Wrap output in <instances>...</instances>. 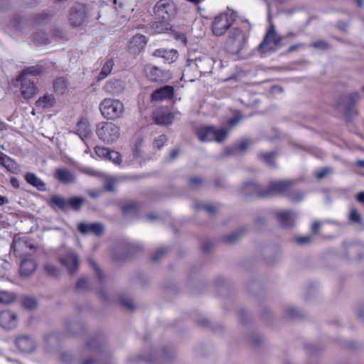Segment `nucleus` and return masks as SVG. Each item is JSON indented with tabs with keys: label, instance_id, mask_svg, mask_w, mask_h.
Returning a JSON list of instances; mask_svg holds the SVG:
<instances>
[{
	"label": "nucleus",
	"instance_id": "13",
	"mask_svg": "<svg viewBox=\"0 0 364 364\" xmlns=\"http://www.w3.org/2000/svg\"><path fill=\"white\" fill-rule=\"evenodd\" d=\"M18 317L16 314L9 310L0 312V326L7 330L14 329L17 326Z\"/></svg>",
	"mask_w": 364,
	"mask_h": 364
},
{
	"label": "nucleus",
	"instance_id": "2",
	"mask_svg": "<svg viewBox=\"0 0 364 364\" xmlns=\"http://www.w3.org/2000/svg\"><path fill=\"white\" fill-rule=\"evenodd\" d=\"M236 20V14L234 11L227 9L214 16L211 30L215 36H224Z\"/></svg>",
	"mask_w": 364,
	"mask_h": 364
},
{
	"label": "nucleus",
	"instance_id": "24",
	"mask_svg": "<svg viewBox=\"0 0 364 364\" xmlns=\"http://www.w3.org/2000/svg\"><path fill=\"white\" fill-rule=\"evenodd\" d=\"M0 164L13 173H18L20 171L17 163L3 153H0Z\"/></svg>",
	"mask_w": 364,
	"mask_h": 364
},
{
	"label": "nucleus",
	"instance_id": "1",
	"mask_svg": "<svg viewBox=\"0 0 364 364\" xmlns=\"http://www.w3.org/2000/svg\"><path fill=\"white\" fill-rule=\"evenodd\" d=\"M82 359L75 362L73 355L67 352L60 354L64 364H112L110 355L107 352L102 342L96 338H91L82 350Z\"/></svg>",
	"mask_w": 364,
	"mask_h": 364
},
{
	"label": "nucleus",
	"instance_id": "10",
	"mask_svg": "<svg viewBox=\"0 0 364 364\" xmlns=\"http://www.w3.org/2000/svg\"><path fill=\"white\" fill-rule=\"evenodd\" d=\"M59 262L67 269L70 274H73L77 270L80 260L75 252L69 250L66 254L60 257Z\"/></svg>",
	"mask_w": 364,
	"mask_h": 364
},
{
	"label": "nucleus",
	"instance_id": "9",
	"mask_svg": "<svg viewBox=\"0 0 364 364\" xmlns=\"http://www.w3.org/2000/svg\"><path fill=\"white\" fill-rule=\"evenodd\" d=\"M145 71L146 77L153 82H166L172 78V73L169 70L157 67H146Z\"/></svg>",
	"mask_w": 364,
	"mask_h": 364
},
{
	"label": "nucleus",
	"instance_id": "31",
	"mask_svg": "<svg viewBox=\"0 0 364 364\" xmlns=\"http://www.w3.org/2000/svg\"><path fill=\"white\" fill-rule=\"evenodd\" d=\"M16 299V294L10 291L0 290V304H9Z\"/></svg>",
	"mask_w": 364,
	"mask_h": 364
},
{
	"label": "nucleus",
	"instance_id": "47",
	"mask_svg": "<svg viewBox=\"0 0 364 364\" xmlns=\"http://www.w3.org/2000/svg\"><path fill=\"white\" fill-rule=\"evenodd\" d=\"M163 355L166 360L173 359L176 356V353L172 348H166L163 350Z\"/></svg>",
	"mask_w": 364,
	"mask_h": 364
},
{
	"label": "nucleus",
	"instance_id": "27",
	"mask_svg": "<svg viewBox=\"0 0 364 364\" xmlns=\"http://www.w3.org/2000/svg\"><path fill=\"white\" fill-rule=\"evenodd\" d=\"M73 132L79 136H87L91 134V127L89 122L85 118L80 119Z\"/></svg>",
	"mask_w": 364,
	"mask_h": 364
},
{
	"label": "nucleus",
	"instance_id": "22",
	"mask_svg": "<svg viewBox=\"0 0 364 364\" xmlns=\"http://www.w3.org/2000/svg\"><path fill=\"white\" fill-rule=\"evenodd\" d=\"M252 143L248 139L240 141L237 145L232 147L226 148L225 150V156L237 155L245 152L250 146Z\"/></svg>",
	"mask_w": 364,
	"mask_h": 364
},
{
	"label": "nucleus",
	"instance_id": "51",
	"mask_svg": "<svg viewBox=\"0 0 364 364\" xmlns=\"http://www.w3.org/2000/svg\"><path fill=\"white\" fill-rule=\"evenodd\" d=\"M313 240V237L310 235L299 237L296 239L297 243L301 245H305L311 242Z\"/></svg>",
	"mask_w": 364,
	"mask_h": 364
},
{
	"label": "nucleus",
	"instance_id": "57",
	"mask_svg": "<svg viewBox=\"0 0 364 364\" xmlns=\"http://www.w3.org/2000/svg\"><path fill=\"white\" fill-rule=\"evenodd\" d=\"M134 208H135V205H134V204H127V205L124 206L123 210H124V212H128V211H129V210L134 209Z\"/></svg>",
	"mask_w": 364,
	"mask_h": 364
},
{
	"label": "nucleus",
	"instance_id": "21",
	"mask_svg": "<svg viewBox=\"0 0 364 364\" xmlns=\"http://www.w3.org/2000/svg\"><path fill=\"white\" fill-rule=\"evenodd\" d=\"M154 119L157 124L167 125L171 124L174 119V114L171 112L160 109L154 114Z\"/></svg>",
	"mask_w": 364,
	"mask_h": 364
},
{
	"label": "nucleus",
	"instance_id": "50",
	"mask_svg": "<svg viewBox=\"0 0 364 364\" xmlns=\"http://www.w3.org/2000/svg\"><path fill=\"white\" fill-rule=\"evenodd\" d=\"M109 150L108 149L104 147L97 146L95 148V153L100 157H107V155L109 154Z\"/></svg>",
	"mask_w": 364,
	"mask_h": 364
},
{
	"label": "nucleus",
	"instance_id": "33",
	"mask_svg": "<svg viewBox=\"0 0 364 364\" xmlns=\"http://www.w3.org/2000/svg\"><path fill=\"white\" fill-rule=\"evenodd\" d=\"M85 202V199L82 197L73 196L68 199V209L72 208L75 211L81 209L82 205Z\"/></svg>",
	"mask_w": 364,
	"mask_h": 364
},
{
	"label": "nucleus",
	"instance_id": "4",
	"mask_svg": "<svg viewBox=\"0 0 364 364\" xmlns=\"http://www.w3.org/2000/svg\"><path fill=\"white\" fill-rule=\"evenodd\" d=\"M247 41V33L240 28H234L229 33L225 47L229 53L239 54L245 48Z\"/></svg>",
	"mask_w": 364,
	"mask_h": 364
},
{
	"label": "nucleus",
	"instance_id": "41",
	"mask_svg": "<svg viewBox=\"0 0 364 364\" xmlns=\"http://www.w3.org/2000/svg\"><path fill=\"white\" fill-rule=\"evenodd\" d=\"M196 208V209H203L210 215H213L217 211L216 207L210 204H205L201 205H197Z\"/></svg>",
	"mask_w": 364,
	"mask_h": 364
},
{
	"label": "nucleus",
	"instance_id": "11",
	"mask_svg": "<svg viewBox=\"0 0 364 364\" xmlns=\"http://www.w3.org/2000/svg\"><path fill=\"white\" fill-rule=\"evenodd\" d=\"M77 230L82 235L93 234L100 237L104 234L105 226L101 223L82 222L77 225Z\"/></svg>",
	"mask_w": 364,
	"mask_h": 364
},
{
	"label": "nucleus",
	"instance_id": "48",
	"mask_svg": "<svg viewBox=\"0 0 364 364\" xmlns=\"http://www.w3.org/2000/svg\"><path fill=\"white\" fill-rule=\"evenodd\" d=\"M188 183L192 188H196L202 184L203 180L199 177H193L189 179Z\"/></svg>",
	"mask_w": 364,
	"mask_h": 364
},
{
	"label": "nucleus",
	"instance_id": "28",
	"mask_svg": "<svg viewBox=\"0 0 364 364\" xmlns=\"http://www.w3.org/2000/svg\"><path fill=\"white\" fill-rule=\"evenodd\" d=\"M158 56L164 58L166 63L171 64L178 59V52L175 49H159L156 50Z\"/></svg>",
	"mask_w": 364,
	"mask_h": 364
},
{
	"label": "nucleus",
	"instance_id": "44",
	"mask_svg": "<svg viewBox=\"0 0 364 364\" xmlns=\"http://www.w3.org/2000/svg\"><path fill=\"white\" fill-rule=\"evenodd\" d=\"M167 252V250L166 248H159L157 250L156 252L152 256L151 259L154 262L159 261L161 258H162Z\"/></svg>",
	"mask_w": 364,
	"mask_h": 364
},
{
	"label": "nucleus",
	"instance_id": "56",
	"mask_svg": "<svg viewBox=\"0 0 364 364\" xmlns=\"http://www.w3.org/2000/svg\"><path fill=\"white\" fill-rule=\"evenodd\" d=\"M11 184L12 185L13 187L14 188H18L19 187V182H18V180L15 178V177H12L11 178Z\"/></svg>",
	"mask_w": 364,
	"mask_h": 364
},
{
	"label": "nucleus",
	"instance_id": "8",
	"mask_svg": "<svg viewBox=\"0 0 364 364\" xmlns=\"http://www.w3.org/2000/svg\"><path fill=\"white\" fill-rule=\"evenodd\" d=\"M33 73H34L33 70L29 71L27 70L20 76L19 79L16 80L17 83H21V93L23 97L26 99L31 98L37 93V88L36 85L27 77L28 74Z\"/></svg>",
	"mask_w": 364,
	"mask_h": 364
},
{
	"label": "nucleus",
	"instance_id": "30",
	"mask_svg": "<svg viewBox=\"0 0 364 364\" xmlns=\"http://www.w3.org/2000/svg\"><path fill=\"white\" fill-rule=\"evenodd\" d=\"M348 220L353 224L358 226L363 225V218L360 213L354 207H350L348 213Z\"/></svg>",
	"mask_w": 364,
	"mask_h": 364
},
{
	"label": "nucleus",
	"instance_id": "34",
	"mask_svg": "<svg viewBox=\"0 0 364 364\" xmlns=\"http://www.w3.org/2000/svg\"><path fill=\"white\" fill-rule=\"evenodd\" d=\"M245 229L241 228L225 237V241L228 244H233L245 234Z\"/></svg>",
	"mask_w": 364,
	"mask_h": 364
},
{
	"label": "nucleus",
	"instance_id": "17",
	"mask_svg": "<svg viewBox=\"0 0 364 364\" xmlns=\"http://www.w3.org/2000/svg\"><path fill=\"white\" fill-rule=\"evenodd\" d=\"M174 96V88L172 86L166 85L154 90L151 99L152 101H163L170 100Z\"/></svg>",
	"mask_w": 364,
	"mask_h": 364
},
{
	"label": "nucleus",
	"instance_id": "19",
	"mask_svg": "<svg viewBox=\"0 0 364 364\" xmlns=\"http://www.w3.org/2000/svg\"><path fill=\"white\" fill-rule=\"evenodd\" d=\"M124 82L119 80H112L105 83L103 90L108 94L118 95L124 90Z\"/></svg>",
	"mask_w": 364,
	"mask_h": 364
},
{
	"label": "nucleus",
	"instance_id": "37",
	"mask_svg": "<svg viewBox=\"0 0 364 364\" xmlns=\"http://www.w3.org/2000/svg\"><path fill=\"white\" fill-rule=\"evenodd\" d=\"M275 153L269 152V153H262L259 154V158L267 165L271 167H274L275 166V160H274Z\"/></svg>",
	"mask_w": 364,
	"mask_h": 364
},
{
	"label": "nucleus",
	"instance_id": "59",
	"mask_svg": "<svg viewBox=\"0 0 364 364\" xmlns=\"http://www.w3.org/2000/svg\"><path fill=\"white\" fill-rule=\"evenodd\" d=\"M164 141H163V139L161 138L155 140L154 145L157 146L158 148H160L164 144Z\"/></svg>",
	"mask_w": 364,
	"mask_h": 364
},
{
	"label": "nucleus",
	"instance_id": "61",
	"mask_svg": "<svg viewBox=\"0 0 364 364\" xmlns=\"http://www.w3.org/2000/svg\"><path fill=\"white\" fill-rule=\"evenodd\" d=\"M9 203V200L2 196H0V205H3Z\"/></svg>",
	"mask_w": 364,
	"mask_h": 364
},
{
	"label": "nucleus",
	"instance_id": "16",
	"mask_svg": "<svg viewBox=\"0 0 364 364\" xmlns=\"http://www.w3.org/2000/svg\"><path fill=\"white\" fill-rule=\"evenodd\" d=\"M228 134V129L225 127L215 128L212 125L201 126L198 131L199 136H225Z\"/></svg>",
	"mask_w": 364,
	"mask_h": 364
},
{
	"label": "nucleus",
	"instance_id": "38",
	"mask_svg": "<svg viewBox=\"0 0 364 364\" xmlns=\"http://www.w3.org/2000/svg\"><path fill=\"white\" fill-rule=\"evenodd\" d=\"M288 197L294 202H299L304 198V193L298 190H290L287 193Z\"/></svg>",
	"mask_w": 364,
	"mask_h": 364
},
{
	"label": "nucleus",
	"instance_id": "25",
	"mask_svg": "<svg viewBox=\"0 0 364 364\" xmlns=\"http://www.w3.org/2000/svg\"><path fill=\"white\" fill-rule=\"evenodd\" d=\"M37 264L34 260L24 259L21 261L20 266V274L22 277H28L36 269Z\"/></svg>",
	"mask_w": 364,
	"mask_h": 364
},
{
	"label": "nucleus",
	"instance_id": "15",
	"mask_svg": "<svg viewBox=\"0 0 364 364\" xmlns=\"http://www.w3.org/2000/svg\"><path fill=\"white\" fill-rule=\"evenodd\" d=\"M147 38L141 34L135 35L131 40L129 45V50L134 55L141 53L147 43Z\"/></svg>",
	"mask_w": 364,
	"mask_h": 364
},
{
	"label": "nucleus",
	"instance_id": "63",
	"mask_svg": "<svg viewBox=\"0 0 364 364\" xmlns=\"http://www.w3.org/2000/svg\"><path fill=\"white\" fill-rule=\"evenodd\" d=\"M355 164L359 166V167H362V168H364V161L363 160H358L356 162H355Z\"/></svg>",
	"mask_w": 364,
	"mask_h": 364
},
{
	"label": "nucleus",
	"instance_id": "7",
	"mask_svg": "<svg viewBox=\"0 0 364 364\" xmlns=\"http://www.w3.org/2000/svg\"><path fill=\"white\" fill-rule=\"evenodd\" d=\"M280 41L281 38L275 31V26L272 24L259 48L263 52L273 50L279 46Z\"/></svg>",
	"mask_w": 364,
	"mask_h": 364
},
{
	"label": "nucleus",
	"instance_id": "14",
	"mask_svg": "<svg viewBox=\"0 0 364 364\" xmlns=\"http://www.w3.org/2000/svg\"><path fill=\"white\" fill-rule=\"evenodd\" d=\"M16 346L23 353H32L36 347L35 341L30 336H21L16 339Z\"/></svg>",
	"mask_w": 364,
	"mask_h": 364
},
{
	"label": "nucleus",
	"instance_id": "58",
	"mask_svg": "<svg viewBox=\"0 0 364 364\" xmlns=\"http://www.w3.org/2000/svg\"><path fill=\"white\" fill-rule=\"evenodd\" d=\"M212 244L210 242H207L206 244H204L203 245V250L205 252H208L209 250L211 248Z\"/></svg>",
	"mask_w": 364,
	"mask_h": 364
},
{
	"label": "nucleus",
	"instance_id": "54",
	"mask_svg": "<svg viewBox=\"0 0 364 364\" xmlns=\"http://www.w3.org/2000/svg\"><path fill=\"white\" fill-rule=\"evenodd\" d=\"M88 195L92 198H97L100 196L101 191H88Z\"/></svg>",
	"mask_w": 364,
	"mask_h": 364
},
{
	"label": "nucleus",
	"instance_id": "45",
	"mask_svg": "<svg viewBox=\"0 0 364 364\" xmlns=\"http://www.w3.org/2000/svg\"><path fill=\"white\" fill-rule=\"evenodd\" d=\"M120 302L122 305L127 309L132 310L135 308V306L132 299L129 298H121Z\"/></svg>",
	"mask_w": 364,
	"mask_h": 364
},
{
	"label": "nucleus",
	"instance_id": "32",
	"mask_svg": "<svg viewBox=\"0 0 364 364\" xmlns=\"http://www.w3.org/2000/svg\"><path fill=\"white\" fill-rule=\"evenodd\" d=\"M55 104V98L53 95H45L36 102L37 106L42 108L51 107Z\"/></svg>",
	"mask_w": 364,
	"mask_h": 364
},
{
	"label": "nucleus",
	"instance_id": "39",
	"mask_svg": "<svg viewBox=\"0 0 364 364\" xmlns=\"http://www.w3.org/2000/svg\"><path fill=\"white\" fill-rule=\"evenodd\" d=\"M44 269L47 274L51 277H58L60 276L59 269L53 264H47L45 265Z\"/></svg>",
	"mask_w": 364,
	"mask_h": 364
},
{
	"label": "nucleus",
	"instance_id": "49",
	"mask_svg": "<svg viewBox=\"0 0 364 364\" xmlns=\"http://www.w3.org/2000/svg\"><path fill=\"white\" fill-rule=\"evenodd\" d=\"M105 189L107 191L113 192L115 191V181L113 179H108L105 183Z\"/></svg>",
	"mask_w": 364,
	"mask_h": 364
},
{
	"label": "nucleus",
	"instance_id": "40",
	"mask_svg": "<svg viewBox=\"0 0 364 364\" xmlns=\"http://www.w3.org/2000/svg\"><path fill=\"white\" fill-rule=\"evenodd\" d=\"M113 66V62L112 61H107L105 65L103 66L101 72H100V76L101 78H104L107 77L112 71Z\"/></svg>",
	"mask_w": 364,
	"mask_h": 364
},
{
	"label": "nucleus",
	"instance_id": "46",
	"mask_svg": "<svg viewBox=\"0 0 364 364\" xmlns=\"http://www.w3.org/2000/svg\"><path fill=\"white\" fill-rule=\"evenodd\" d=\"M331 171H332V170L330 168L326 167L321 170L316 171L315 173V176L318 179H321V178H323L324 177H326L330 173H331Z\"/></svg>",
	"mask_w": 364,
	"mask_h": 364
},
{
	"label": "nucleus",
	"instance_id": "26",
	"mask_svg": "<svg viewBox=\"0 0 364 364\" xmlns=\"http://www.w3.org/2000/svg\"><path fill=\"white\" fill-rule=\"evenodd\" d=\"M68 199L63 198L60 195H53L49 201V205L53 208H58L63 211L68 210Z\"/></svg>",
	"mask_w": 364,
	"mask_h": 364
},
{
	"label": "nucleus",
	"instance_id": "18",
	"mask_svg": "<svg viewBox=\"0 0 364 364\" xmlns=\"http://www.w3.org/2000/svg\"><path fill=\"white\" fill-rule=\"evenodd\" d=\"M97 133L102 136H112L119 134V129L112 122H101L97 125Z\"/></svg>",
	"mask_w": 364,
	"mask_h": 364
},
{
	"label": "nucleus",
	"instance_id": "62",
	"mask_svg": "<svg viewBox=\"0 0 364 364\" xmlns=\"http://www.w3.org/2000/svg\"><path fill=\"white\" fill-rule=\"evenodd\" d=\"M315 48H322L326 46V43L323 41L315 43L313 44Z\"/></svg>",
	"mask_w": 364,
	"mask_h": 364
},
{
	"label": "nucleus",
	"instance_id": "35",
	"mask_svg": "<svg viewBox=\"0 0 364 364\" xmlns=\"http://www.w3.org/2000/svg\"><path fill=\"white\" fill-rule=\"evenodd\" d=\"M22 306L28 310H33L38 306V301L36 298L32 296H25L21 300Z\"/></svg>",
	"mask_w": 364,
	"mask_h": 364
},
{
	"label": "nucleus",
	"instance_id": "6",
	"mask_svg": "<svg viewBox=\"0 0 364 364\" xmlns=\"http://www.w3.org/2000/svg\"><path fill=\"white\" fill-rule=\"evenodd\" d=\"M154 11L159 18L167 21L176 15V7L172 1L162 0L157 3Z\"/></svg>",
	"mask_w": 364,
	"mask_h": 364
},
{
	"label": "nucleus",
	"instance_id": "55",
	"mask_svg": "<svg viewBox=\"0 0 364 364\" xmlns=\"http://www.w3.org/2000/svg\"><path fill=\"white\" fill-rule=\"evenodd\" d=\"M179 153H180L179 149H174L173 150H172L170 153L171 159H172V160L175 159L179 155Z\"/></svg>",
	"mask_w": 364,
	"mask_h": 364
},
{
	"label": "nucleus",
	"instance_id": "52",
	"mask_svg": "<svg viewBox=\"0 0 364 364\" xmlns=\"http://www.w3.org/2000/svg\"><path fill=\"white\" fill-rule=\"evenodd\" d=\"M90 264L92 265V267L94 268V269L95 270L97 274V277L99 278L100 280H102V272L100 271V269L98 268V267L97 266V264H95V262L92 261V260H90Z\"/></svg>",
	"mask_w": 364,
	"mask_h": 364
},
{
	"label": "nucleus",
	"instance_id": "53",
	"mask_svg": "<svg viewBox=\"0 0 364 364\" xmlns=\"http://www.w3.org/2000/svg\"><path fill=\"white\" fill-rule=\"evenodd\" d=\"M321 228V223L319 222H315L311 226V232L314 234H316Z\"/></svg>",
	"mask_w": 364,
	"mask_h": 364
},
{
	"label": "nucleus",
	"instance_id": "5",
	"mask_svg": "<svg viewBox=\"0 0 364 364\" xmlns=\"http://www.w3.org/2000/svg\"><path fill=\"white\" fill-rule=\"evenodd\" d=\"M292 186L293 183L289 181H272L267 188H264L263 197L284 194L290 191Z\"/></svg>",
	"mask_w": 364,
	"mask_h": 364
},
{
	"label": "nucleus",
	"instance_id": "23",
	"mask_svg": "<svg viewBox=\"0 0 364 364\" xmlns=\"http://www.w3.org/2000/svg\"><path fill=\"white\" fill-rule=\"evenodd\" d=\"M54 177L60 182L70 183L75 181V176L65 168H57L55 171Z\"/></svg>",
	"mask_w": 364,
	"mask_h": 364
},
{
	"label": "nucleus",
	"instance_id": "64",
	"mask_svg": "<svg viewBox=\"0 0 364 364\" xmlns=\"http://www.w3.org/2000/svg\"><path fill=\"white\" fill-rule=\"evenodd\" d=\"M239 120H240V119L235 118V119L230 121V127H233Z\"/></svg>",
	"mask_w": 364,
	"mask_h": 364
},
{
	"label": "nucleus",
	"instance_id": "42",
	"mask_svg": "<svg viewBox=\"0 0 364 364\" xmlns=\"http://www.w3.org/2000/svg\"><path fill=\"white\" fill-rule=\"evenodd\" d=\"M107 157L109 160L112 161L114 163L119 164L122 161L121 156L117 151H109V154Z\"/></svg>",
	"mask_w": 364,
	"mask_h": 364
},
{
	"label": "nucleus",
	"instance_id": "29",
	"mask_svg": "<svg viewBox=\"0 0 364 364\" xmlns=\"http://www.w3.org/2000/svg\"><path fill=\"white\" fill-rule=\"evenodd\" d=\"M25 178L27 183L36 187L38 190L41 191L46 190V184L36 174L28 173Z\"/></svg>",
	"mask_w": 364,
	"mask_h": 364
},
{
	"label": "nucleus",
	"instance_id": "36",
	"mask_svg": "<svg viewBox=\"0 0 364 364\" xmlns=\"http://www.w3.org/2000/svg\"><path fill=\"white\" fill-rule=\"evenodd\" d=\"M90 288L89 280L85 277H80L78 279L75 289L78 291H85L89 290Z\"/></svg>",
	"mask_w": 364,
	"mask_h": 364
},
{
	"label": "nucleus",
	"instance_id": "12",
	"mask_svg": "<svg viewBox=\"0 0 364 364\" xmlns=\"http://www.w3.org/2000/svg\"><path fill=\"white\" fill-rule=\"evenodd\" d=\"M276 218L284 228H290L295 224L297 214L292 210H279L275 213Z\"/></svg>",
	"mask_w": 364,
	"mask_h": 364
},
{
	"label": "nucleus",
	"instance_id": "60",
	"mask_svg": "<svg viewBox=\"0 0 364 364\" xmlns=\"http://www.w3.org/2000/svg\"><path fill=\"white\" fill-rule=\"evenodd\" d=\"M287 313L290 317H294L296 314V311L294 309H289Z\"/></svg>",
	"mask_w": 364,
	"mask_h": 364
},
{
	"label": "nucleus",
	"instance_id": "43",
	"mask_svg": "<svg viewBox=\"0 0 364 364\" xmlns=\"http://www.w3.org/2000/svg\"><path fill=\"white\" fill-rule=\"evenodd\" d=\"M262 341H263V339H262V336H260L257 334H254L249 337V342L253 346H259L262 343Z\"/></svg>",
	"mask_w": 364,
	"mask_h": 364
},
{
	"label": "nucleus",
	"instance_id": "20",
	"mask_svg": "<svg viewBox=\"0 0 364 364\" xmlns=\"http://www.w3.org/2000/svg\"><path fill=\"white\" fill-rule=\"evenodd\" d=\"M241 192L246 196L257 195L263 197L264 188L254 181H247L243 183Z\"/></svg>",
	"mask_w": 364,
	"mask_h": 364
},
{
	"label": "nucleus",
	"instance_id": "3",
	"mask_svg": "<svg viewBox=\"0 0 364 364\" xmlns=\"http://www.w3.org/2000/svg\"><path fill=\"white\" fill-rule=\"evenodd\" d=\"M124 105L119 100L107 97L100 104V110L105 119L115 120L122 117L124 113Z\"/></svg>",
	"mask_w": 364,
	"mask_h": 364
}]
</instances>
